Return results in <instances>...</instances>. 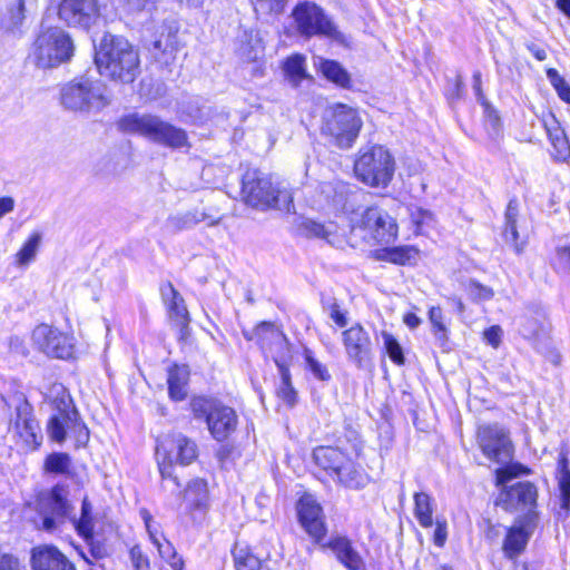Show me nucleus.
<instances>
[{"instance_id":"1","label":"nucleus","mask_w":570,"mask_h":570,"mask_svg":"<svg viewBox=\"0 0 570 570\" xmlns=\"http://www.w3.org/2000/svg\"><path fill=\"white\" fill-rule=\"evenodd\" d=\"M99 73L114 82L132 83L140 73L138 50L125 38L105 35L96 49Z\"/></svg>"},{"instance_id":"2","label":"nucleus","mask_w":570,"mask_h":570,"mask_svg":"<svg viewBox=\"0 0 570 570\" xmlns=\"http://www.w3.org/2000/svg\"><path fill=\"white\" fill-rule=\"evenodd\" d=\"M242 198L246 205L259 209H278L289 213L293 195L287 186L272 175L247 170L243 176Z\"/></svg>"},{"instance_id":"3","label":"nucleus","mask_w":570,"mask_h":570,"mask_svg":"<svg viewBox=\"0 0 570 570\" xmlns=\"http://www.w3.org/2000/svg\"><path fill=\"white\" fill-rule=\"evenodd\" d=\"M60 101L70 111L90 115L101 111L111 100L101 80L81 76L62 86Z\"/></svg>"},{"instance_id":"4","label":"nucleus","mask_w":570,"mask_h":570,"mask_svg":"<svg viewBox=\"0 0 570 570\" xmlns=\"http://www.w3.org/2000/svg\"><path fill=\"white\" fill-rule=\"evenodd\" d=\"M119 128L129 134L140 135L156 144L171 149L189 147L187 132L160 117L150 114H131L122 117Z\"/></svg>"},{"instance_id":"5","label":"nucleus","mask_w":570,"mask_h":570,"mask_svg":"<svg viewBox=\"0 0 570 570\" xmlns=\"http://www.w3.org/2000/svg\"><path fill=\"white\" fill-rule=\"evenodd\" d=\"M529 469L513 463L495 470L497 484L502 487L498 497V504L510 512L527 511V513H537L538 491L531 482H517L510 487L507 483L513 478L528 474Z\"/></svg>"},{"instance_id":"6","label":"nucleus","mask_w":570,"mask_h":570,"mask_svg":"<svg viewBox=\"0 0 570 570\" xmlns=\"http://www.w3.org/2000/svg\"><path fill=\"white\" fill-rule=\"evenodd\" d=\"M75 46L70 36L61 28H48L37 37L31 58L35 65L41 69H50L60 66L71 59Z\"/></svg>"},{"instance_id":"7","label":"nucleus","mask_w":570,"mask_h":570,"mask_svg":"<svg viewBox=\"0 0 570 570\" xmlns=\"http://www.w3.org/2000/svg\"><path fill=\"white\" fill-rule=\"evenodd\" d=\"M395 161L383 146H371L358 151L354 173L362 183L371 187H386L393 178Z\"/></svg>"},{"instance_id":"8","label":"nucleus","mask_w":570,"mask_h":570,"mask_svg":"<svg viewBox=\"0 0 570 570\" xmlns=\"http://www.w3.org/2000/svg\"><path fill=\"white\" fill-rule=\"evenodd\" d=\"M52 392L58 399L55 401L58 413L52 415L48 422L47 432L49 438L57 443H62L66 440L67 431H71L77 434L78 441L87 442L89 431L80 421L79 414L72 406L65 387L62 385H55Z\"/></svg>"},{"instance_id":"9","label":"nucleus","mask_w":570,"mask_h":570,"mask_svg":"<svg viewBox=\"0 0 570 570\" xmlns=\"http://www.w3.org/2000/svg\"><path fill=\"white\" fill-rule=\"evenodd\" d=\"M313 458L318 466L330 471L345 487L358 489L367 481L363 469L338 448L320 446L314 450Z\"/></svg>"},{"instance_id":"10","label":"nucleus","mask_w":570,"mask_h":570,"mask_svg":"<svg viewBox=\"0 0 570 570\" xmlns=\"http://www.w3.org/2000/svg\"><path fill=\"white\" fill-rule=\"evenodd\" d=\"M198 455L195 441L177 433L164 438L156 448V458L160 475L164 480H171L177 487V478L173 475L175 463L188 465L196 460Z\"/></svg>"},{"instance_id":"11","label":"nucleus","mask_w":570,"mask_h":570,"mask_svg":"<svg viewBox=\"0 0 570 570\" xmlns=\"http://www.w3.org/2000/svg\"><path fill=\"white\" fill-rule=\"evenodd\" d=\"M3 402L16 411V416L9 424V433L24 450L38 449L42 442V434L24 395L14 393L8 399L3 397Z\"/></svg>"},{"instance_id":"12","label":"nucleus","mask_w":570,"mask_h":570,"mask_svg":"<svg viewBox=\"0 0 570 570\" xmlns=\"http://www.w3.org/2000/svg\"><path fill=\"white\" fill-rule=\"evenodd\" d=\"M293 18L297 31L305 37L323 36L340 43H345V36L325 16L323 10L314 2L303 1L293 10Z\"/></svg>"},{"instance_id":"13","label":"nucleus","mask_w":570,"mask_h":570,"mask_svg":"<svg viewBox=\"0 0 570 570\" xmlns=\"http://www.w3.org/2000/svg\"><path fill=\"white\" fill-rule=\"evenodd\" d=\"M73 508L68 500V491L65 487L56 485L49 491L39 493L37 511L40 518V529L47 532H56L71 515Z\"/></svg>"},{"instance_id":"14","label":"nucleus","mask_w":570,"mask_h":570,"mask_svg":"<svg viewBox=\"0 0 570 570\" xmlns=\"http://www.w3.org/2000/svg\"><path fill=\"white\" fill-rule=\"evenodd\" d=\"M361 128L362 119L354 108L337 104L326 110L324 131L335 139L338 147H352Z\"/></svg>"},{"instance_id":"15","label":"nucleus","mask_w":570,"mask_h":570,"mask_svg":"<svg viewBox=\"0 0 570 570\" xmlns=\"http://www.w3.org/2000/svg\"><path fill=\"white\" fill-rule=\"evenodd\" d=\"M476 441L482 454L490 461L502 468L512 464L513 444L509 432L503 426L499 424L479 426Z\"/></svg>"},{"instance_id":"16","label":"nucleus","mask_w":570,"mask_h":570,"mask_svg":"<svg viewBox=\"0 0 570 570\" xmlns=\"http://www.w3.org/2000/svg\"><path fill=\"white\" fill-rule=\"evenodd\" d=\"M31 337L33 344L50 357L67 360L75 353V337L47 324L38 325Z\"/></svg>"},{"instance_id":"17","label":"nucleus","mask_w":570,"mask_h":570,"mask_svg":"<svg viewBox=\"0 0 570 570\" xmlns=\"http://www.w3.org/2000/svg\"><path fill=\"white\" fill-rule=\"evenodd\" d=\"M58 16L69 27L89 29L100 16L98 0H57Z\"/></svg>"},{"instance_id":"18","label":"nucleus","mask_w":570,"mask_h":570,"mask_svg":"<svg viewBox=\"0 0 570 570\" xmlns=\"http://www.w3.org/2000/svg\"><path fill=\"white\" fill-rule=\"evenodd\" d=\"M377 243L389 244L397 236V225L393 217L379 207L366 208L357 223Z\"/></svg>"},{"instance_id":"19","label":"nucleus","mask_w":570,"mask_h":570,"mask_svg":"<svg viewBox=\"0 0 570 570\" xmlns=\"http://www.w3.org/2000/svg\"><path fill=\"white\" fill-rule=\"evenodd\" d=\"M348 186L343 181H323L318 184L312 195V206L318 209L347 212Z\"/></svg>"},{"instance_id":"20","label":"nucleus","mask_w":570,"mask_h":570,"mask_svg":"<svg viewBox=\"0 0 570 570\" xmlns=\"http://www.w3.org/2000/svg\"><path fill=\"white\" fill-rule=\"evenodd\" d=\"M342 343L347 358L358 367L372 357V341L361 324H354L342 332Z\"/></svg>"},{"instance_id":"21","label":"nucleus","mask_w":570,"mask_h":570,"mask_svg":"<svg viewBox=\"0 0 570 570\" xmlns=\"http://www.w3.org/2000/svg\"><path fill=\"white\" fill-rule=\"evenodd\" d=\"M70 521L85 541L92 542L96 537L102 535L106 532V527H109L106 522V514L94 511L91 502L88 498H83L80 508L79 517L70 518Z\"/></svg>"},{"instance_id":"22","label":"nucleus","mask_w":570,"mask_h":570,"mask_svg":"<svg viewBox=\"0 0 570 570\" xmlns=\"http://www.w3.org/2000/svg\"><path fill=\"white\" fill-rule=\"evenodd\" d=\"M537 524L538 513H525L515 520L514 524L509 529L503 543V551L508 558H515L524 550Z\"/></svg>"},{"instance_id":"23","label":"nucleus","mask_w":570,"mask_h":570,"mask_svg":"<svg viewBox=\"0 0 570 570\" xmlns=\"http://www.w3.org/2000/svg\"><path fill=\"white\" fill-rule=\"evenodd\" d=\"M297 513L302 527L316 541L325 537L326 528L321 505L313 495L304 494L297 503Z\"/></svg>"},{"instance_id":"24","label":"nucleus","mask_w":570,"mask_h":570,"mask_svg":"<svg viewBox=\"0 0 570 570\" xmlns=\"http://www.w3.org/2000/svg\"><path fill=\"white\" fill-rule=\"evenodd\" d=\"M31 563L33 570H76L63 553L50 546L35 548Z\"/></svg>"},{"instance_id":"25","label":"nucleus","mask_w":570,"mask_h":570,"mask_svg":"<svg viewBox=\"0 0 570 570\" xmlns=\"http://www.w3.org/2000/svg\"><path fill=\"white\" fill-rule=\"evenodd\" d=\"M207 425L214 439L224 441L236 430L237 415L232 407L220 404L209 413Z\"/></svg>"},{"instance_id":"26","label":"nucleus","mask_w":570,"mask_h":570,"mask_svg":"<svg viewBox=\"0 0 570 570\" xmlns=\"http://www.w3.org/2000/svg\"><path fill=\"white\" fill-rule=\"evenodd\" d=\"M325 547H328L337 560L348 570H364L365 562L360 553L353 548L351 541L345 537L332 539Z\"/></svg>"},{"instance_id":"27","label":"nucleus","mask_w":570,"mask_h":570,"mask_svg":"<svg viewBox=\"0 0 570 570\" xmlns=\"http://www.w3.org/2000/svg\"><path fill=\"white\" fill-rule=\"evenodd\" d=\"M206 220H208L209 226L216 225L218 223L216 219H210L206 213L195 209L169 216L166 220V228L171 233H177L184 229H189L195 225Z\"/></svg>"},{"instance_id":"28","label":"nucleus","mask_w":570,"mask_h":570,"mask_svg":"<svg viewBox=\"0 0 570 570\" xmlns=\"http://www.w3.org/2000/svg\"><path fill=\"white\" fill-rule=\"evenodd\" d=\"M314 66L331 82L342 88L351 87V76L341 63L335 60L314 57Z\"/></svg>"},{"instance_id":"29","label":"nucleus","mask_w":570,"mask_h":570,"mask_svg":"<svg viewBox=\"0 0 570 570\" xmlns=\"http://www.w3.org/2000/svg\"><path fill=\"white\" fill-rule=\"evenodd\" d=\"M183 501L189 511L205 510L208 505L207 483L202 479L190 481L183 493Z\"/></svg>"},{"instance_id":"30","label":"nucleus","mask_w":570,"mask_h":570,"mask_svg":"<svg viewBox=\"0 0 570 570\" xmlns=\"http://www.w3.org/2000/svg\"><path fill=\"white\" fill-rule=\"evenodd\" d=\"M189 370L186 365H175L168 371V394L173 401H183L187 396Z\"/></svg>"},{"instance_id":"31","label":"nucleus","mask_w":570,"mask_h":570,"mask_svg":"<svg viewBox=\"0 0 570 570\" xmlns=\"http://www.w3.org/2000/svg\"><path fill=\"white\" fill-rule=\"evenodd\" d=\"M161 294L169 308V315L178 325L186 326L188 323V312L183 297L171 284L161 288Z\"/></svg>"},{"instance_id":"32","label":"nucleus","mask_w":570,"mask_h":570,"mask_svg":"<svg viewBox=\"0 0 570 570\" xmlns=\"http://www.w3.org/2000/svg\"><path fill=\"white\" fill-rule=\"evenodd\" d=\"M264 47L258 33L244 31L238 40L237 53L245 61H257L263 55Z\"/></svg>"},{"instance_id":"33","label":"nucleus","mask_w":570,"mask_h":570,"mask_svg":"<svg viewBox=\"0 0 570 570\" xmlns=\"http://www.w3.org/2000/svg\"><path fill=\"white\" fill-rule=\"evenodd\" d=\"M281 375V383L276 390L277 397L288 407H293L297 401V393L291 382V373L288 366L275 360Z\"/></svg>"},{"instance_id":"34","label":"nucleus","mask_w":570,"mask_h":570,"mask_svg":"<svg viewBox=\"0 0 570 570\" xmlns=\"http://www.w3.org/2000/svg\"><path fill=\"white\" fill-rule=\"evenodd\" d=\"M234 563L236 570H272L267 561L261 560L247 548H235Z\"/></svg>"},{"instance_id":"35","label":"nucleus","mask_w":570,"mask_h":570,"mask_svg":"<svg viewBox=\"0 0 570 570\" xmlns=\"http://www.w3.org/2000/svg\"><path fill=\"white\" fill-rule=\"evenodd\" d=\"M414 515L423 528L433 524V499L425 492L414 494Z\"/></svg>"},{"instance_id":"36","label":"nucleus","mask_w":570,"mask_h":570,"mask_svg":"<svg viewBox=\"0 0 570 570\" xmlns=\"http://www.w3.org/2000/svg\"><path fill=\"white\" fill-rule=\"evenodd\" d=\"M42 242V234L33 232L22 245L21 249L16 254V264L24 267L35 261Z\"/></svg>"},{"instance_id":"37","label":"nucleus","mask_w":570,"mask_h":570,"mask_svg":"<svg viewBox=\"0 0 570 570\" xmlns=\"http://www.w3.org/2000/svg\"><path fill=\"white\" fill-rule=\"evenodd\" d=\"M558 483L561 509L567 513L570 509V471L568 469V459L566 454H561L558 463Z\"/></svg>"},{"instance_id":"38","label":"nucleus","mask_w":570,"mask_h":570,"mask_svg":"<svg viewBox=\"0 0 570 570\" xmlns=\"http://www.w3.org/2000/svg\"><path fill=\"white\" fill-rule=\"evenodd\" d=\"M283 69L286 79L294 87H297L304 79L307 78L305 58L301 55H294L287 58L284 62Z\"/></svg>"},{"instance_id":"39","label":"nucleus","mask_w":570,"mask_h":570,"mask_svg":"<svg viewBox=\"0 0 570 570\" xmlns=\"http://www.w3.org/2000/svg\"><path fill=\"white\" fill-rule=\"evenodd\" d=\"M419 252L411 246H400L383 249L379 258L399 265L411 264L416 261Z\"/></svg>"},{"instance_id":"40","label":"nucleus","mask_w":570,"mask_h":570,"mask_svg":"<svg viewBox=\"0 0 570 570\" xmlns=\"http://www.w3.org/2000/svg\"><path fill=\"white\" fill-rule=\"evenodd\" d=\"M429 320L432 324V333L436 343L441 347H445L449 342V330L444 323V316L441 307L432 306L429 311Z\"/></svg>"},{"instance_id":"41","label":"nucleus","mask_w":570,"mask_h":570,"mask_svg":"<svg viewBox=\"0 0 570 570\" xmlns=\"http://www.w3.org/2000/svg\"><path fill=\"white\" fill-rule=\"evenodd\" d=\"M301 227L306 236L318 237L328 242L330 237L336 233V226L333 223L324 225L312 219H305Z\"/></svg>"},{"instance_id":"42","label":"nucleus","mask_w":570,"mask_h":570,"mask_svg":"<svg viewBox=\"0 0 570 570\" xmlns=\"http://www.w3.org/2000/svg\"><path fill=\"white\" fill-rule=\"evenodd\" d=\"M157 548L159 557L165 560L173 570H184V561L177 556L175 547L166 539L154 543Z\"/></svg>"},{"instance_id":"43","label":"nucleus","mask_w":570,"mask_h":570,"mask_svg":"<svg viewBox=\"0 0 570 570\" xmlns=\"http://www.w3.org/2000/svg\"><path fill=\"white\" fill-rule=\"evenodd\" d=\"M70 469V456L66 453H52L45 461V470L49 473L65 474Z\"/></svg>"},{"instance_id":"44","label":"nucleus","mask_w":570,"mask_h":570,"mask_svg":"<svg viewBox=\"0 0 570 570\" xmlns=\"http://www.w3.org/2000/svg\"><path fill=\"white\" fill-rule=\"evenodd\" d=\"M304 360L306 368L312 372L315 379L320 381H328L331 379L327 367L314 356L309 348H304Z\"/></svg>"},{"instance_id":"45","label":"nucleus","mask_w":570,"mask_h":570,"mask_svg":"<svg viewBox=\"0 0 570 570\" xmlns=\"http://www.w3.org/2000/svg\"><path fill=\"white\" fill-rule=\"evenodd\" d=\"M382 337L385 351L389 354L390 358L397 365L403 364V351L399 342L395 340V337L387 332H382Z\"/></svg>"},{"instance_id":"46","label":"nucleus","mask_w":570,"mask_h":570,"mask_svg":"<svg viewBox=\"0 0 570 570\" xmlns=\"http://www.w3.org/2000/svg\"><path fill=\"white\" fill-rule=\"evenodd\" d=\"M410 218L412 224L415 226V233L420 234L423 232L425 226H429L433 222V214L421 207H411Z\"/></svg>"},{"instance_id":"47","label":"nucleus","mask_w":570,"mask_h":570,"mask_svg":"<svg viewBox=\"0 0 570 570\" xmlns=\"http://www.w3.org/2000/svg\"><path fill=\"white\" fill-rule=\"evenodd\" d=\"M18 13L12 18L13 23H23L28 17L33 16L38 10V0H13Z\"/></svg>"},{"instance_id":"48","label":"nucleus","mask_w":570,"mask_h":570,"mask_svg":"<svg viewBox=\"0 0 570 570\" xmlns=\"http://www.w3.org/2000/svg\"><path fill=\"white\" fill-rule=\"evenodd\" d=\"M18 13L12 18L13 23H23L28 17L33 16L38 10V0H13Z\"/></svg>"},{"instance_id":"49","label":"nucleus","mask_w":570,"mask_h":570,"mask_svg":"<svg viewBox=\"0 0 570 570\" xmlns=\"http://www.w3.org/2000/svg\"><path fill=\"white\" fill-rule=\"evenodd\" d=\"M466 291L470 298L475 302L490 301L494 296V292L491 287L476 281H470L466 285Z\"/></svg>"},{"instance_id":"50","label":"nucleus","mask_w":570,"mask_h":570,"mask_svg":"<svg viewBox=\"0 0 570 570\" xmlns=\"http://www.w3.org/2000/svg\"><path fill=\"white\" fill-rule=\"evenodd\" d=\"M140 517L144 520L146 531L153 544L165 539L160 524L154 520L153 515L146 509L140 510Z\"/></svg>"},{"instance_id":"51","label":"nucleus","mask_w":570,"mask_h":570,"mask_svg":"<svg viewBox=\"0 0 570 570\" xmlns=\"http://www.w3.org/2000/svg\"><path fill=\"white\" fill-rule=\"evenodd\" d=\"M190 405L196 417H206V421L208 422L209 413L214 407L219 406L220 403L205 397H195L193 399Z\"/></svg>"},{"instance_id":"52","label":"nucleus","mask_w":570,"mask_h":570,"mask_svg":"<svg viewBox=\"0 0 570 570\" xmlns=\"http://www.w3.org/2000/svg\"><path fill=\"white\" fill-rule=\"evenodd\" d=\"M543 126L551 142L566 136L563 129L560 127V124L552 114L543 117Z\"/></svg>"},{"instance_id":"53","label":"nucleus","mask_w":570,"mask_h":570,"mask_svg":"<svg viewBox=\"0 0 570 570\" xmlns=\"http://www.w3.org/2000/svg\"><path fill=\"white\" fill-rule=\"evenodd\" d=\"M129 554L134 570H151L149 558L139 546H134Z\"/></svg>"},{"instance_id":"54","label":"nucleus","mask_w":570,"mask_h":570,"mask_svg":"<svg viewBox=\"0 0 570 570\" xmlns=\"http://www.w3.org/2000/svg\"><path fill=\"white\" fill-rule=\"evenodd\" d=\"M551 154L556 160L566 161L570 157V144L566 136L551 142Z\"/></svg>"},{"instance_id":"55","label":"nucleus","mask_w":570,"mask_h":570,"mask_svg":"<svg viewBox=\"0 0 570 570\" xmlns=\"http://www.w3.org/2000/svg\"><path fill=\"white\" fill-rule=\"evenodd\" d=\"M503 331L499 325L490 326L483 331V340L493 348H498L502 342Z\"/></svg>"},{"instance_id":"56","label":"nucleus","mask_w":570,"mask_h":570,"mask_svg":"<svg viewBox=\"0 0 570 570\" xmlns=\"http://www.w3.org/2000/svg\"><path fill=\"white\" fill-rule=\"evenodd\" d=\"M503 236L508 243L514 246L517 253H521L524 247V243H519V233L517 224H505Z\"/></svg>"},{"instance_id":"57","label":"nucleus","mask_w":570,"mask_h":570,"mask_svg":"<svg viewBox=\"0 0 570 570\" xmlns=\"http://www.w3.org/2000/svg\"><path fill=\"white\" fill-rule=\"evenodd\" d=\"M328 315L340 327L347 325V313L343 311L337 303L334 302L331 304Z\"/></svg>"},{"instance_id":"58","label":"nucleus","mask_w":570,"mask_h":570,"mask_svg":"<svg viewBox=\"0 0 570 570\" xmlns=\"http://www.w3.org/2000/svg\"><path fill=\"white\" fill-rule=\"evenodd\" d=\"M286 0H256V10L281 12Z\"/></svg>"},{"instance_id":"59","label":"nucleus","mask_w":570,"mask_h":570,"mask_svg":"<svg viewBox=\"0 0 570 570\" xmlns=\"http://www.w3.org/2000/svg\"><path fill=\"white\" fill-rule=\"evenodd\" d=\"M18 13V8L17 6L11 2L6 11V13L3 14V18H2V26L8 29V30H16L18 28H20L23 23H13V17Z\"/></svg>"},{"instance_id":"60","label":"nucleus","mask_w":570,"mask_h":570,"mask_svg":"<svg viewBox=\"0 0 570 570\" xmlns=\"http://www.w3.org/2000/svg\"><path fill=\"white\" fill-rule=\"evenodd\" d=\"M122 9L129 13L140 12L146 9L150 0H118Z\"/></svg>"},{"instance_id":"61","label":"nucleus","mask_w":570,"mask_h":570,"mask_svg":"<svg viewBox=\"0 0 570 570\" xmlns=\"http://www.w3.org/2000/svg\"><path fill=\"white\" fill-rule=\"evenodd\" d=\"M435 525L433 542L438 547H443L448 538L446 522L436 520Z\"/></svg>"},{"instance_id":"62","label":"nucleus","mask_w":570,"mask_h":570,"mask_svg":"<svg viewBox=\"0 0 570 570\" xmlns=\"http://www.w3.org/2000/svg\"><path fill=\"white\" fill-rule=\"evenodd\" d=\"M521 327L522 335L527 338H531L539 332L540 323L537 320L530 321L523 317Z\"/></svg>"},{"instance_id":"63","label":"nucleus","mask_w":570,"mask_h":570,"mask_svg":"<svg viewBox=\"0 0 570 570\" xmlns=\"http://www.w3.org/2000/svg\"><path fill=\"white\" fill-rule=\"evenodd\" d=\"M0 570H19L18 560L0 550Z\"/></svg>"},{"instance_id":"64","label":"nucleus","mask_w":570,"mask_h":570,"mask_svg":"<svg viewBox=\"0 0 570 570\" xmlns=\"http://www.w3.org/2000/svg\"><path fill=\"white\" fill-rule=\"evenodd\" d=\"M557 261L560 267L570 271V246L557 249Z\"/></svg>"}]
</instances>
